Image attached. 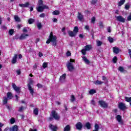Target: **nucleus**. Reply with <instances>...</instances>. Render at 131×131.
I'll return each mask as SVG.
<instances>
[{
	"label": "nucleus",
	"mask_w": 131,
	"mask_h": 131,
	"mask_svg": "<svg viewBox=\"0 0 131 131\" xmlns=\"http://www.w3.org/2000/svg\"><path fill=\"white\" fill-rule=\"evenodd\" d=\"M81 53L83 55V56H85V55H86V51L84 49L81 50Z\"/></svg>",
	"instance_id": "a19ab883"
},
{
	"label": "nucleus",
	"mask_w": 131,
	"mask_h": 131,
	"mask_svg": "<svg viewBox=\"0 0 131 131\" xmlns=\"http://www.w3.org/2000/svg\"><path fill=\"white\" fill-rule=\"evenodd\" d=\"M66 79V74L64 73L62 75L60 76L59 78V82H64Z\"/></svg>",
	"instance_id": "ddd939ff"
},
{
	"label": "nucleus",
	"mask_w": 131,
	"mask_h": 131,
	"mask_svg": "<svg viewBox=\"0 0 131 131\" xmlns=\"http://www.w3.org/2000/svg\"><path fill=\"white\" fill-rule=\"evenodd\" d=\"M49 128L52 129V131H57L58 130V127L57 126L53 125L52 124H50Z\"/></svg>",
	"instance_id": "2eb2a0df"
},
{
	"label": "nucleus",
	"mask_w": 131,
	"mask_h": 131,
	"mask_svg": "<svg viewBox=\"0 0 131 131\" xmlns=\"http://www.w3.org/2000/svg\"><path fill=\"white\" fill-rule=\"evenodd\" d=\"M100 128V126H99V124H95V129L93 131H99V128Z\"/></svg>",
	"instance_id": "7c9ffc66"
},
{
	"label": "nucleus",
	"mask_w": 131,
	"mask_h": 131,
	"mask_svg": "<svg viewBox=\"0 0 131 131\" xmlns=\"http://www.w3.org/2000/svg\"><path fill=\"white\" fill-rule=\"evenodd\" d=\"M33 22H34V19L33 18H30L28 20L29 24H32V23H33Z\"/></svg>",
	"instance_id": "37998d69"
},
{
	"label": "nucleus",
	"mask_w": 131,
	"mask_h": 131,
	"mask_svg": "<svg viewBox=\"0 0 131 131\" xmlns=\"http://www.w3.org/2000/svg\"><path fill=\"white\" fill-rule=\"evenodd\" d=\"M15 101H16V102H19V97H18V95H15Z\"/></svg>",
	"instance_id": "052dcab7"
},
{
	"label": "nucleus",
	"mask_w": 131,
	"mask_h": 131,
	"mask_svg": "<svg viewBox=\"0 0 131 131\" xmlns=\"http://www.w3.org/2000/svg\"><path fill=\"white\" fill-rule=\"evenodd\" d=\"M38 6H43V1L42 0H39L38 2Z\"/></svg>",
	"instance_id": "58836bf2"
},
{
	"label": "nucleus",
	"mask_w": 131,
	"mask_h": 131,
	"mask_svg": "<svg viewBox=\"0 0 131 131\" xmlns=\"http://www.w3.org/2000/svg\"><path fill=\"white\" fill-rule=\"evenodd\" d=\"M14 18L16 22H21V19H20V17L18 15H14Z\"/></svg>",
	"instance_id": "a878e982"
},
{
	"label": "nucleus",
	"mask_w": 131,
	"mask_h": 131,
	"mask_svg": "<svg viewBox=\"0 0 131 131\" xmlns=\"http://www.w3.org/2000/svg\"><path fill=\"white\" fill-rule=\"evenodd\" d=\"M72 63H75V60L71 58L70 59V62L67 64V67L70 72H72V71L74 70V67L73 66V64H72Z\"/></svg>",
	"instance_id": "f03ea898"
},
{
	"label": "nucleus",
	"mask_w": 131,
	"mask_h": 131,
	"mask_svg": "<svg viewBox=\"0 0 131 131\" xmlns=\"http://www.w3.org/2000/svg\"><path fill=\"white\" fill-rule=\"evenodd\" d=\"M60 14V11L59 10H55L52 12V15H59Z\"/></svg>",
	"instance_id": "f704fd0d"
},
{
	"label": "nucleus",
	"mask_w": 131,
	"mask_h": 131,
	"mask_svg": "<svg viewBox=\"0 0 131 131\" xmlns=\"http://www.w3.org/2000/svg\"><path fill=\"white\" fill-rule=\"evenodd\" d=\"M99 27H100V28H104V25H103V22L100 21L99 24Z\"/></svg>",
	"instance_id": "3c124183"
},
{
	"label": "nucleus",
	"mask_w": 131,
	"mask_h": 131,
	"mask_svg": "<svg viewBox=\"0 0 131 131\" xmlns=\"http://www.w3.org/2000/svg\"><path fill=\"white\" fill-rule=\"evenodd\" d=\"M51 116H52L53 118H54L55 120H59L60 119V116L55 110H53L51 112Z\"/></svg>",
	"instance_id": "20e7f679"
},
{
	"label": "nucleus",
	"mask_w": 131,
	"mask_h": 131,
	"mask_svg": "<svg viewBox=\"0 0 131 131\" xmlns=\"http://www.w3.org/2000/svg\"><path fill=\"white\" fill-rule=\"evenodd\" d=\"M1 29H4V30H7V29H8V28L6 26L4 25L1 27Z\"/></svg>",
	"instance_id": "4d7b16f0"
},
{
	"label": "nucleus",
	"mask_w": 131,
	"mask_h": 131,
	"mask_svg": "<svg viewBox=\"0 0 131 131\" xmlns=\"http://www.w3.org/2000/svg\"><path fill=\"white\" fill-rule=\"evenodd\" d=\"M113 61L115 63H116L117 62V57L116 56L114 57V58H113Z\"/></svg>",
	"instance_id": "8fccbe9b"
},
{
	"label": "nucleus",
	"mask_w": 131,
	"mask_h": 131,
	"mask_svg": "<svg viewBox=\"0 0 131 131\" xmlns=\"http://www.w3.org/2000/svg\"><path fill=\"white\" fill-rule=\"evenodd\" d=\"M85 126L88 129H91V128H92V125L90 122H86L85 124Z\"/></svg>",
	"instance_id": "5701e85b"
},
{
	"label": "nucleus",
	"mask_w": 131,
	"mask_h": 131,
	"mask_svg": "<svg viewBox=\"0 0 131 131\" xmlns=\"http://www.w3.org/2000/svg\"><path fill=\"white\" fill-rule=\"evenodd\" d=\"M98 104L102 108H108V103H106V101L103 100H99Z\"/></svg>",
	"instance_id": "39448f33"
},
{
	"label": "nucleus",
	"mask_w": 131,
	"mask_h": 131,
	"mask_svg": "<svg viewBox=\"0 0 131 131\" xmlns=\"http://www.w3.org/2000/svg\"><path fill=\"white\" fill-rule=\"evenodd\" d=\"M71 102H74V101H75V97L74 96V95H72L71 96Z\"/></svg>",
	"instance_id": "ea45409f"
},
{
	"label": "nucleus",
	"mask_w": 131,
	"mask_h": 131,
	"mask_svg": "<svg viewBox=\"0 0 131 131\" xmlns=\"http://www.w3.org/2000/svg\"><path fill=\"white\" fill-rule=\"evenodd\" d=\"M21 27H22V25H17V28L18 30L21 28Z\"/></svg>",
	"instance_id": "69168bd1"
},
{
	"label": "nucleus",
	"mask_w": 131,
	"mask_h": 131,
	"mask_svg": "<svg viewBox=\"0 0 131 131\" xmlns=\"http://www.w3.org/2000/svg\"><path fill=\"white\" fill-rule=\"evenodd\" d=\"M82 60H83V61H84V62L86 64H90V63H91V61H90V60L88 59V58L85 56L82 57Z\"/></svg>",
	"instance_id": "aec40b11"
},
{
	"label": "nucleus",
	"mask_w": 131,
	"mask_h": 131,
	"mask_svg": "<svg viewBox=\"0 0 131 131\" xmlns=\"http://www.w3.org/2000/svg\"><path fill=\"white\" fill-rule=\"evenodd\" d=\"M45 9H49V7L47 6V5H43L42 6H38L37 8V11L38 12H43V10Z\"/></svg>",
	"instance_id": "0eeeda50"
},
{
	"label": "nucleus",
	"mask_w": 131,
	"mask_h": 131,
	"mask_svg": "<svg viewBox=\"0 0 131 131\" xmlns=\"http://www.w3.org/2000/svg\"><path fill=\"white\" fill-rule=\"evenodd\" d=\"M116 119L118 122H119L120 124H121V125H123V121L122 120V119L121 118V116L120 115H118L116 116Z\"/></svg>",
	"instance_id": "9b49d317"
},
{
	"label": "nucleus",
	"mask_w": 131,
	"mask_h": 131,
	"mask_svg": "<svg viewBox=\"0 0 131 131\" xmlns=\"http://www.w3.org/2000/svg\"><path fill=\"white\" fill-rule=\"evenodd\" d=\"M82 126H83L82 123L80 122H78L75 124L76 129H78V130H81Z\"/></svg>",
	"instance_id": "6e6552de"
},
{
	"label": "nucleus",
	"mask_w": 131,
	"mask_h": 131,
	"mask_svg": "<svg viewBox=\"0 0 131 131\" xmlns=\"http://www.w3.org/2000/svg\"><path fill=\"white\" fill-rule=\"evenodd\" d=\"M107 31L110 33L111 32V27H108L107 28Z\"/></svg>",
	"instance_id": "774afa93"
},
{
	"label": "nucleus",
	"mask_w": 131,
	"mask_h": 131,
	"mask_svg": "<svg viewBox=\"0 0 131 131\" xmlns=\"http://www.w3.org/2000/svg\"><path fill=\"white\" fill-rule=\"evenodd\" d=\"M118 70H119V71H120V72H124V71H126L124 70V68H123V67H119L118 69Z\"/></svg>",
	"instance_id": "c9c22d12"
},
{
	"label": "nucleus",
	"mask_w": 131,
	"mask_h": 131,
	"mask_svg": "<svg viewBox=\"0 0 131 131\" xmlns=\"http://www.w3.org/2000/svg\"><path fill=\"white\" fill-rule=\"evenodd\" d=\"M48 67V62H43L42 64V68L43 69H46Z\"/></svg>",
	"instance_id": "79ce46f5"
},
{
	"label": "nucleus",
	"mask_w": 131,
	"mask_h": 131,
	"mask_svg": "<svg viewBox=\"0 0 131 131\" xmlns=\"http://www.w3.org/2000/svg\"><path fill=\"white\" fill-rule=\"evenodd\" d=\"M33 69H34V70H35L36 69H37V63H35V64L33 66Z\"/></svg>",
	"instance_id": "bf43d9fd"
},
{
	"label": "nucleus",
	"mask_w": 131,
	"mask_h": 131,
	"mask_svg": "<svg viewBox=\"0 0 131 131\" xmlns=\"http://www.w3.org/2000/svg\"><path fill=\"white\" fill-rule=\"evenodd\" d=\"M102 83H104V82L100 80H96L94 82V84H95L96 85H101V84Z\"/></svg>",
	"instance_id": "393cba45"
},
{
	"label": "nucleus",
	"mask_w": 131,
	"mask_h": 131,
	"mask_svg": "<svg viewBox=\"0 0 131 131\" xmlns=\"http://www.w3.org/2000/svg\"><path fill=\"white\" fill-rule=\"evenodd\" d=\"M92 48L93 47H92V45H86L85 46H84V49L86 51H91V50H92Z\"/></svg>",
	"instance_id": "412c9836"
},
{
	"label": "nucleus",
	"mask_w": 131,
	"mask_h": 131,
	"mask_svg": "<svg viewBox=\"0 0 131 131\" xmlns=\"http://www.w3.org/2000/svg\"><path fill=\"white\" fill-rule=\"evenodd\" d=\"M77 18L79 21H82L83 20V15L81 13L78 12Z\"/></svg>",
	"instance_id": "f3484780"
},
{
	"label": "nucleus",
	"mask_w": 131,
	"mask_h": 131,
	"mask_svg": "<svg viewBox=\"0 0 131 131\" xmlns=\"http://www.w3.org/2000/svg\"><path fill=\"white\" fill-rule=\"evenodd\" d=\"M78 30H79L78 27L76 26V27H74V30L73 31L76 34L77 32H78Z\"/></svg>",
	"instance_id": "2f4dec72"
},
{
	"label": "nucleus",
	"mask_w": 131,
	"mask_h": 131,
	"mask_svg": "<svg viewBox=\"0 0 131 131\" xmlns=\"http://www.w3.org/2000/svg\"><path fill=\"white\" fill-rule=\"evenodd\" d=\"M124 3H125V0H120L118 4V7H121L122 5L124 4Z\"/></svg>",
	"instance_id": "bb28decb"
},
{
	"label": "nucleus",
	"mask_w": 131,
	"mask_h": 131,
	"mask_svg": "<svg viewBox=\"0 0 131 131\" xmlns=\"http://www.w3.org/2000/svg\"><path fill=\"white\" fill-rule=\"evenodd\" d=\"M84 29H85L86 30H90V26L88 25H86L84 27Z\"/></svg>",
	"instance_id": "680f3d73"
},
{
	"label": "nucleus",
	"mask_w": 131,
	"mask_h": 131,
	"mask_svg": "<svg viewBox=\"0 0 131 131\" xmlns=\"http://www.w3.org/2000/svg\"><path fill=\"white\" fill-rule=\"evenodd\" d=\"M113 53H114V54H119V48L117 47H113Z\"/></svg>",
	"instance_id": "a211bd4d"
},
{
	"label": "nucleus",
	"mask_w": 131,
	"mask_h": 131,
	"mask_svg": "<svg viewBox=\"0 0 131 131\" xmlns=\"http://www.w3.org/2000/svg\"><path fill=\"white\" fill-rule=\"evenodd\" d=\"M125 100L126 102H128V103H130L131 102L130 97H127L126 96L125 97Z\"/></svg>",
	"instance_id": "c03bdc74"
},
{
	"label": "nucleus",
	"mask_w": 131,
	"mask_h": 131,
	"mask_svg": "<svg viewBox=\"0 0 131 131\" xmlns=\"http://www.w3.org/2000/svg\"><path fill=\"white\" fill-rule=\"evenodd\" d=\"M12 88L13 90L18 94V95H20L21 93V87H18L16 85V84L12 83Z\"/></svg>",
	"instance_id": "423d86ee"
},
{
	"label": "nucleus",
	"mask_w": 131,
	"mask_h": 131,
	"mask_svg": "<svg viewBox=\"0 0 131 131\" xmlns=\"http://www.w3.org/2000/svg\"><path fill=\"white\" fill-rule=\"evenodd\" d=\"M27 36H29L28 34H25V33L21 34L19 38V39H20V40H23V39H26V38H27Z\"/></svg>",
	"instance_id": "4468645a"
},
{
	"label": "nucleus",
	"mask_w": 131,
	"mask_h": 131,
	"mask_svg": "<svg viewBox=\"0 0 131 131\" xmlns=\"http://www.w3.org/2000/svg\"><path fill=\"white\" fill-rule=\"evenodd\" d=\"M67 56H68V57H70V56H71V52H70V51H68L67 52Z\"/></svg>",
	"instance_id": "0e129e2a"
},
{
	"label": "nucleus",
	"mask_w": 131,
	"mask_h": 131,
	"mask_svg": "<svg viewBox=\"0 0 131 131\" xmlns=\"http://www.w3.org/2000/svg\"><path fill=\"white\" fill-rule=\"evenodd\" d=\"M37 27L39 30H40L42 27V25H41V23H39L37 24Z\"/></svg>",
	"instance_id": "4c0bfd02"
},
{
	"label": "nucleus",
	"mask_w": 131,
	"mask_h": 131,
	"mask_svg": "<svg viewBox=\"0 0 131 131\" xmlns=\"http://www.w3.org/2000/svg\"><path fill=\"white\" fill-rule=\"evenodd\" d=\"M71 129V127L70 125H67L63 129V131H70Z\"/></svg>",
	"instance_id": "b1692460"
},
{
	"label": "nucleus",
	"mask_w": 131,
	"mask_h": 131,
	"mask_svg": "<svg viewBox=\"0 0 131 131\" xmlns=\"http://www.w3.org/2000/svg\"><path fill=\"white\" fill-rule=\"evenodd\" d=\"M119 108L120 109V110H125L126 109V106H125V104L122 102H120L119 103Z\"/></svg>",
	"instance_id": "9d476101"
},
{
	"label": "nucleus",
	"mask_w": 131,
	"mask_h": 131,
	"mask_svg": "<svg viewBox=\"0 0 131 131\" xmlns=\"http://www.w3.org/2000/svg\"><path fill=\"white\" fill-rule=\"evenodd\" d=\"M97 47H101L103 45V42L100 40H97L96 41Z\"/></svg>",
	"instance_id": "72a5a7b5"
},
{
	"label": "nucleus",
	"mask_w": 131,
	"mask_h": 131,
	"mask_svg": "<svg viewBox=\"0 0 131 131\" xmlns=\"http://www.w3.org/2000/svg\"><path fill=\"white\" fill-rule=\"evenodd\" d=\"M24 109V107L23 106H21L19 108L18 111V112H22Z\"/></svg>",
	"instance_id": "5fc2aeb1"
},
{
	"label": "nucleus",
	"mask_w": 131,
	"mask_h": 131,
	"mask_svg": "<svg viewBox=\"0 0 131 131\" xmlns=\"http://www.w3.org/2000/svg\"><path fill=\"white\" fill-rule=\"evenodd\" d=\"M91 104L93 105L94 106H96V102L95 101V100L92 99L91 100Z\"/></svg>",
	"instance_id": "13d9d810"
},
{
	"label": "nucleus",
	"mask_w": 131,
	"mask_h": 131,
	"mask_svg": "<svg viewBox=\"0 0 131 131\" xmlns=\"http://www.w3.org/2000/svg\"><path fill=\"white\" fill-rule=\"evenodd\" d=\"M16 120H15V118H12L10 119V123L11 124H14V123L15 122Z\"/></svg>",
	"instance_id": "49530a36"
},
{
	"label": "nucleus",
	"mask_w": 131,
	"mask_h": 131,
	"mask_svg": "<svg viewBox=\"0 0 131 131\" xmlns=\"http://www.w3.org/2000/svg\"><path fill=\"white\" fill-rule=\"evenodd\" d=\"M107 39H108L109 42H110L111 43H113L114 41V39H113V38L111 37V36H110L107 37Z\"/></svg>",
	"instance_id": "cd10ccee"
},
{
	"label": "nucleus",
	"mask_w": 131,
	"mask_h": 131,
	"mask_svg": "<svg viewBox=\"0 0 131 131\" xmlns=\"http://www.w3.org/2000/svg\"><path fill=\"white\" fill-rule=\"evenodd\" d=\"M96 93H97V92L95 89H91L89 91L90 95H94V94H96Z\"/></svg>",
	"instance_id": "c85d7f7f"
},
{
	"label": "nucleus",
	"mask_w": 131,
	"mask_h": 131,
	"mask_svg": "<svg viewBox=\"0 0 131 131\" xmlns=\"http://www.w3.org/2000/svg\"><path fill=\"white\" fill-rule=\"evenodd\" d=\"M97 2L98 0H92L91 3L92 4V5H96V4H97Z\"/></svg>",
	"instance_id": "de8ad7c7"
},
{
	"label": "nucleus",
	"mask_w": 131,
	"mask_h": 131,
	"mask_svg": "<svg viewBox=\"0 0 131 131\" xmlns=\"http://www.w3.org/2000/svg\"><path fill=\"white\" fill-rule=\"evenodd\" d=\"M33 114L35 115H38V108H36L33 110Z\"/></svg>",
	"instance_id": "e433bc0d"
},
{
	"label": "nucleus",
	"mask_w": 131,
	"mask_h": 131,
	"mask_svg": "<svg viewBox=\"0 0 131 131\" xmlns=\"http://www.w3.org/2000/svg\"><path fill=\"white\" fill-rule=\"evenodd\" d=\"M116 19L119 22H122V23H124V22H125V18H123V17L121 15L117 16Z\"/></svg>",
	"instance_id": "1a4fd4ad"
},
{
	"label": "nucleus",
	"mask_w": 131,
	"mask_h": 131,
	"mask_svg": "<svg viewBox=\"0 0 131 131\" xmlns=\"http://www.w3.org/2000/svg\"><path fill=\"white\" fill-rule=\"evenodd\" d=\"M17 59H18V54H14L11 60V63L16 64L17 63Z\"/></svg>",
	"instance_id": "f8f14e48"
},
{
	"label": "nucleus",
	"mask_w": 131,
	"mask_h": 131,
	"mask_svg": "<svg viewBox=\"0 0 131 131\" xmlns=\"http://www.w3.org/2000/svg\"><path fill=\"white\" fill-rule=\"evenodd\" d=\"M18 127L17 125H15L10 128V131H18Z\"/></svg>",
	"instance_id": "4be33fe9"
},
{
	"label": "nucleus",
	"mask_w": 131,
	"mask_h": 131,
	"mask_svg": "<svg viewBox=\"0 0 131 131\" xmlns=\"http://www.w3.org/2000/svg\"><path fill=\"white\" fill-rule=\"evenodd\" d=\"M68 34H69V36H71V37H73L74 36H75V35H76V34L73 31L72 32V31H69L68 32Z\"/></svg>",
	"instance_id": "6ab92c4d"
},
{
	"label": "nucleus",
	"mask_w": 131,
	"mask_h": 131,
	"mask_svg": "<svg viewBox=\"0 0 131 131\" xmlns=\"http://www.w3.org/2000/svg\"><path fill=\"white\" fill-rule=\"evenodd\" d=\"M28 30H27V29H26V28H24L23 29V32H28Z\"/></svg>",
	"instance_id": "338daca9"
},
{
	"label": "nucleus",
	"mask_w": 131,
	"mask_h": 131,
	"mask_svg": "<svg viewBox=\"0 0 131 131\" xmlns=\"http://www.w3.org/2000/svg\"><path fill=\"white\" fill-rule=\"evenodd\" d=\"M8 103V98L7 97H4L3 98V104L4 105H6V104H7Z\"/></svg>",
	"instance_id": "473e14b6"
},
{
	"label": "nucleus",
	"mask_w": 131,
	"mask_h": 131,
	"mask_svg": "<svg viewBox=\"0 0 131 131\" xmlns=\"http://www.w3.org/2000/svg\"><path fill=\"white\" fill-rule=\"evenodd\" d=\"M95 21H96V17L95 16L92 17L91 18L92 23H95Z\"/></svg>",
	"instance_id": "603ef678"
},
{
	"label": "nucleus",
	"mask_w": 131,
	"mask_h": 131,
	"mask_svg": "<svg viewBox=\"0 0 131 131\" xmlns=\"http://www.w3.org/2000/svg\"><path fill=\"white\" fill-rule=\"evenodd\" d=\"M9 34L10 35H13V34H14V29H11L10 30H9Z\"/></svg>",
	"instance_id": "a18cd8bd"
},
{
	"label": "nucleus",
	"mask_w": 131,
	"mask_h": 131,
	"mask_svg": "<svg viewBox=\"0 0 131 131\" xmlns=\"http://www.w3.org/2000/svg\"><path fill=\"white\" fill-rule=\"evenodd\" d=\"M39 17L40 18H45V17H46V14L45 13H41L39 15Z\"/></svg>",
	"instance_id": "6e6d98bb"
},
{
	"label": "nucleus",
	"mask_w": 131,
	"mask_h": 131,
	"mask_svg": "<svg viewBox=\"0 0 131 131\" xmlns=\"http://www.w3.org/2000/svg\"><path fill=\"white\" fill-rule=\"evenodd\" d=\"M57 36L51 32L49 36V38L46 41V43L49 45L50 42H52V46L53 47H57Z\"/></svg>",
	"instance_id": "f257e3e1"
},
{
	"label": "nucleus",
	"mask_w": 131,
	"mask_h": 131,
	"mask_svg": "<svg viewBox=\"0 0 131 131\" xmlns=\"http://www.w3.org/2000/svg\"><path fill=\"white\" fill-rule=\"evenodd\" d=\"M7 98H8V99H10L13 98V94H12V93L8 92L7 93Z\"/></svg>",
	"instance_id": "c756f323"
},
{
	"label": "nucleus",
	"mask_w": 131,
	"mask_h": 131,
	"mask_svg": "<svg viewBox=\"0 0 131 131\" xmlns=\"http://www.w3.org/2000/svg\"><path fill=\"white\" fill-rule=\"evenodd\" d=\"M33 84V81L32 80H30L27 84L28 89L29 91H30V93L32 96H33V94H34V90L33 89H32V87L31 86V85Z\"/></svg>",
	"instance_id": "7ed1b4c3"
},
{
	"label": "nucleus",
	"mask_w": 131,
	"mask_h": 131,
	"mask_svg": "<svg viewBox=\"0 0 131 131\" xmlns=\"http://www.w3.org/2000/svg\"><path fill=\"white\" fill-rule=\"evenodd\" d=\"M130 6H129V5H128V4H126L125 5V10H128V9H129V8H130Z\"/></svg>",
	"instance_id": "864d4df0"
},
{
	"label": "nucleus",
	"mask_w": 131,
	"mask_h": 131,
	"mask_svg": "<svg viewBox=\"0 0 131 131\" xmlns=\"http://www.w3.org/2000/svg\"><path fill=\"white\" fill-rule=\"evenodd\" d=\"M30 4H29V2H27L25 4H19L18 6L19 7H21V8H28L29 7V5Z\"/></svg>",
	"instance_id": "dca6fc26"
},
{
	"label": "nucleus",
	"mask_w": 131,
	"mask_h": 131,
	"mask_svg": "<svg viewBox=\"0 0 131 131\" xmlns=\"http://www.w3.org/2000/svg\"><path fill=\"white\" fill-rule=\"evenodd\" d=\"M16 73H17V75H20L21 74V70H17Z\"/></svg>",
	"instance_id": "e2e57ef3"
},
{
	"label": "nucleus",
	"mask_w": 131,
	"mask_h": 131,
	"mask_svg": "<svg viewBox=\"0 0 131 131\" xmlns=\"http://www.w3.org/2000/svg\"><path fill=\"white\" fill-rule=\"evenodd\" d=\"M37 86L38 89H42V88H43V85L40 83L37 84Z\"/></svg>",
	"instance_id": "09e8293b"
}]
</instances>
